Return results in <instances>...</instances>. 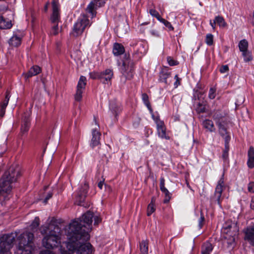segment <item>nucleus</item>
<instances>
[{
    "label": "nucleus",
    "instance_id": "nucleus-1",
    "mask_svg": "<svg viewBox=\"0 0 254 254\" xmlns=\"http://www.w3.org/2000/svg\"><path fill=\"white\" fill-rule=\"evenodd\" d=\"M98 225L101 221L100 217L87 212L82 216L81 220L72 221L66 229L67 241L64 243V248L68 250L67 254H92V245L86 242L89 239V232L92 230V223Z\"/></svg>",
    "mask_w": 254,
    "mask_h": 254
},
{
    "label": "nucleus",
    "instance_id": "nucleus-2",
    "mask_svg": "<svg viewBox=\"0 0 254 254\" xmlns=\"http://www.w3.org/2000/svg\"><path fill=\"white\" fill-rule=\"evenodd\" d=\"M40 231L44 237L43 247L47 249H54L61 243V230L59 227L51 223L41 227Z\"/></svg>",
    "mask_w": 254,
    "mask_h": 254
},
{
    "label": "nucleus",
    "instance_id": "nucleus-3",
    "mask_svg": "<svg viewBox=\"0 0 254 254\" xmlns=\"http://www.w3.org/2000/svg\"><path fill=\"white\" fill-rule=\"evenodd\" d=\"M20 175L18 167H11L5 172L0 183V195L3 192L8 193L12 189L11 184L16 181Z\"/></svg>",
    "mask_w": 254,
    "mask_h": 254
},
{
    "label": "nucleus",
    "instance_id": "nucleus-4",
    "mask_svg": "<svg viewBox=\"0 0 254 254\" xmlns=\"http://www.w3.org/2000/svg\"><path fill=\"white\" fill-rule=\"evenodd\" d=\"M33 234L30 232H24L18 238L17 253L18 254H31L33 250L32 241Z\"/></svg>",
    "mask_w": 254,
    "mask_h": 254
},
{
    "label": "nucleus",
    "instance_id": "nucleus-5",
    "mask_svg": "<svg viewBox=\"0 0 254 254\" xmlns=\"http://www.w3.org/2000/svg\"><path fill=\"white\" fill-rule=\"evenodd\" d=\"M16 236V233H11L0 237V254H11L10 249L13 246Z\"/></svg>",
    "mask_w": 254,
    "mask_h": 254
},
{
    "label": "nucleus",
    "instance_id": "nucleus-6",
    "mask_svg": "<svg viewBox=\"0 0 254 254\" xmlns=\"http://www.w3.org/2000/svg\"><path fill=\"white\" fill-rule=\"evenodd\" d=\"M89 21L85 15L81 16L74 24L71 35L74 37L80 35L87 26H89Z\"/></svg>",
    "mask_w": 254,
    "mask_h": 254
},
{
    "label": "nucleus",
    "instance_id": "nucleus-7",
    "mask_svg": "<svg viewBox=\"0 0 254 254\" xmlns=\"http://www.w3.org/2000/svg\"><path fill=\"white\" fill-rule=\"evenodd\" d=\"M134 64L129 58H127L123 61L121 72L123 76L127 79H130L133 76Z\"/></svg>",
    "mask_w": 254,
    "mask_h": 254
},
{
    "label": "nucleus",
    "instance_id": "nucleus-8",
    "mask_svg": "<svg viewBox=\"0 0 254 254\" xmlns=\"http://www.w3.org/2000/svg\"><path fill=\"white\" fill-rule=\"evenodd\" d=\"M218 131L220 134L225 139V149L223 151L222 157L224 159L226 160L228 156L229 145L228 143L230 140V136L228 134L227 128L224 126L220 123H217Z\"/></svg>",
    "mask_w": 254,
    "mask_h": 254
},
{
    "label": "nucleus",
    "instance_id": "nucleus-9",
    "mask_svg": "<svg viewBox=\"0 0 254 254\" xmlns=\"http://www.w3.org/2000/svg\"><path fill=\"white\" fill-rule=\"evenodd\" d=\"M152 118L156 123L158 136L162 139H169L170 137L166 133L164 122L161 121L159 117H155L153 114L152 115Z\"/></svg>",
    "mask_w": 254,
    "mask_h": 254
},
{
    "label": "nucleus",
    "instance_id": "nucleus-10",
    "mask_svg": "<svg viewBox=\"0 0 254 254\" xmlns=\"http://www.w3.org/2000/svg\"><path fill=\"white\" fill-rule=\"evenodd\" d=\"M99 127V126L96 125L95 128L92 129V138L90 145L92 148L98 146L100 144L101 133L98 130Z\"/></svg>",
    "mask_w": 254,
    "mask_h": 254
},
{
    "label": "nucleus",
    "instance_id": "nucleus-11",
    "mask_svg": "<svg viewBox=\"0 0 254 254\" xmlns=\"http://www.w3.org/2000/svg\"><path fill=\"white\" fill-rule=\"evenodd\" d=\"M224 188V181L223 177L219 180L215 188L214 194V198L217 201L218 204L220 205L221 197L222 192Z\"/></svg>",
    "mask_w": 254,
    "mask_h": 254
},
{
    "label": "nucleus",
    "instance_id": "nucleus-12",
    "mask_svg": "<svg viewBox=\"0 0 254 254\" xmlns=\"http://www.w3.org/2000/svg\"><path fill=\"white\" fill-rule=\"evenodd\" d=\"M53 12L51 17V20L53 23H58L60 19L59 12V4L57 0H53L52 2Z\"/></svg>",
    "mask_w": 254,
    "mask_h": 254
},
{
    "label": "nucleus",
    "instance_id": "nucleus-13",
    "mask_svg": "<svg viewBox=\"0 0 254 254\" xmlns=\"http://www.w3.org/2000/svg\"><path fill=\"white\" fill-rule=\"evenodd\" d=\"M114 75L113 71L112 69L108 68L100 72V80L104 84L109 83L112 79Z\"/></svg>",
    "mask_w": 254,
    "mask_h": 254
},
{
    "label": "nucleus",
    "instance_id": "nucleus-14",
    "mask_svg": "<svg viewBox=\"0 0 254 254\" xmlns=\"http://www.w3.org/2000/svg\"><path fill=\"white\" fill-rule=\"evenodd\" d=\"M104 3V1L103 0H101L100 1L97 0H94V1H91L88 5L86 8V10L88 12L90 13L93 17L94 16V9L95 7V5L101 6Z\"/></svg>",
    "mask_w": 254,
    "mask_h": 254
},
{
    "label": "nucleus",
    "instance_id": "nucleus-15",
    "mask_svg": "<svg viewBox=\"0 0 254 254\" xmlns=\"http://www.w3.org/2000/svg\"><path fill=\"white\" fill-rule=\"evenodd\" d=\"M247 165L250 168H254V148L250 147L248 151V160Z\"/></svg>",
    "mask_w": 254,
    "mask_h": 254
},
{
    "label": "nucleus",
    "instance_id": "nucleus-16",
    "mask_svg": "<svg viewBox=\"0 0 254 254\" xmlns=\"http://www.w3.org/2000/svg\"><path fill=\"white\" fill-rule=\"evenodd\" d=\"M41 71L39 66L35 65L33 66L29 69V71L24 75L25 78L26 79L30 77L35 76L39 74Z\"/></svg>",
    "mask_w": 254,
    "mask_h": 254
},
{
    "label": "nucleus",
    "instance_id": "nucleus-17",
    "mask_svg": "<svg viewBox=\"0 0 254 254\" xmlns=\"http://www.w3.org/2000/svg\"><path fill=\"white\" fill-rule=\"evenodd\" d=\"M125 52L124 47L121 44L115 43L113 48V53L115 56L123 54Z\"/></svg>",
    "mask_w": 254,
    "mask_h": 254
},
{
    "label": "nucleus",
    "instance_id": "nucleus-18",
    "mask_svg": "<svg viewBox=\"0 0 254 254\" xmlns=\"http://www.w3.org/2000/svg\"><path fill=\"white\" fill-rule=\"evenodd\" d=\"M21 41V37L17 34L14 35L9 40L10 45L13 47H17L20 45Z\"/></svg>",
    "mask_w": 254,
    "mask_h": 254
},
{
    "label": "nucleus",
    "instance_id": "nucleus-19",
    "mask_svg": "<svg viewBox=\"0 0 254 254\" xmlns=\"http://www.w3.org/2000/svg\"><path fill=\"white\" fill-rule=\"evenodd\" d=\"M202 126L204 128L210 132H214L215 131L213 123L211 120L208 119L204 120L202 122Z\"/></svg>",
    "mask_w": 254,
    "mask_h": 254
},
{
    "label": "nucleus",
    "instance_id": "nucleus-20",
    "mask_svg": "<svg viewBox=\"0 0 254 254\" xmlns=\"http://www.w3.org/2000/svg\"><path fill=\"white\" fill-rule=\"evenodd\" d=\"M213 250V247L211 243L206 242L202 246V254H210Z\"/></svg>",
    "mask_w": 254,
    "mask_h": 254
},
{
    "label": "nucleus",
    "instance_id": "nucleus-21",
    "mask_svg": "<svg viewBox=\"0 0 254 254\" xmlns=\"http://www.w3.org/2000/svg\"><path fill=\"white\" fill-rule=\"evenodd\" d=\"M223 117V116L221 113H220L219 112H217L213 116V118L215 121L216 124L217 126H218L217 123H220L222 124V125H223L224 126V127H225V128H226V123L224 120H223V119H222Z\"/></svg>",
    "mask_w": 254,
    "mask_h": 254
},
{
    "label": "nucleus",
    "instance_id": "nucleus-22",
    "mask_svg": "<svg viewBox=\"0 0 254 254\" xmlns=\"http://www.w3.org/2000/svg\"><path fill=\"white\" fill-rule=\"evenodd\" d=\"M12 27V24L10 20H6L2 16H0V28L8 29Z\"/></svg>",
    "mask_w": 254,
    "mask_h": 254
},
{
    "label": "nucleus",
    "instance_id": "nucleus-23",
    "mask_svg": "<svg viewBox=\"0 0 254 254\" xmlns=\"http://www.w3.org/2000/svg\"><path fill=\"white\" fill-rule=\"evenodd\" d=\"M245 239L254 247V233H253V230L246 231Z\"/></svg>",
    "mask_w": 254,
    "mask_h": 254
},
{
    "label": "nucleus",
    "instance_id": "nucleus-24",
    "mask_svg": "<svg viewBox=\"0 0 254 254\" xmlns=\"http://www.w3.org/2000/svg\"><path fill=\"white\" fill-rule=\"evenodd\" d=\"M29 122L30 121L28 118L24 119L21 127V133L22 134H24L28 131L29 127Z\"/></svg>",
    "mask_w": 254,
    "mask_h": 254
},
{
    "label": "nucleus",
    "instance_id": "nucleus-25",
    "mask_svg": "<svg viewBox=\"0 0 254 254\" xmlns=\"http://www.w3.org/2000/svg\"><path fill=\"white\" fill-rule=\"evenodd\" d=\"M86 77L83 76H81L77 85V89L84 91L86 84Z\"/></svg>",
    "mask_w": 254,
    "mask_h": 254
},
{
    "label": "nucleus",
    "instance_id": "nucleus-26",
    "mask_svg": "<svg viewBox=\"0 0 254 254\" xmlns=\"http://www.w3.org/2000/svg\"><path fill=\"white\" fill-rule=\"evenodd\" d=\"M148 242L143 240L140 244V254H148Z\"/></svg>",
    "mask_w": 254,
    "mask_h": 254
},
{
    "label": "nucleus",
    "instance_id": "nucleus-27",
    "mask_svg": "<svg viewBox=\"0 0 254 254\" xmlns=\"http://www.w3.org/2000/svg\"><path fill=\"white\" fill-rule=\"evenodd\" d=\"M238 46L239 50L241 52L248 51V43L246 40L244 39L240 41Z\"/></svg>",
    "mask_w": 254,
    "mask_h": 254
},
{
    "label": "nucleus",
    "instance_id": "nucleus-28",
    "mask_svg": "<svg viewBox=\"0 0 254 254\" xmlns=\"http://www.w3.org/2000/svg\"><path fill=\"white\" fill-rule=\"evenodd\" d=\"M110 109L114 115H117V113L120 110V105L118 103L113 102L110 104Z\"/></svg>",
    "mask_w": 254,
    "mask_h": 254
},
{
    "label": "nucleus",
    "instance_id": "nucleus-29",
    "mask_svg": "<svg viewBox=\"0 0 254 254\" xmlns=\"http://www.w3.org/2000/svg\"><path fill=\"white\" fill-rule=\"evenodd\" d=\"M155 211V207L154 204V198H152L151 202L149 204L147 207V215L148 216L151 215Z\"/></svg>",
    "mask_w": 254,
    "mask_h": 254
},
{
    "label": "nucleus",
    "instance_id": "nucleus-30",
    "mask_svg": "<svg viewBox=\"0 0 254 254\" xmlns=\"http://www.w3.org/2000/svg\"><path fill=\"white\" fill-rule=\"evenodd\" d=\"M142 99L143 101L144 104L147 106V108L149 110L150 113L152 115V110L151 108L149 100H148V95L145 94L143 93L142 94Z\"/></svg>",
    "mask_w": 254,
    "mask_h": 254
},
{
    "label": "nucleus",
    "instance_id": "nucleus-31",
    "mask_svg": "<svg viewBox=\"0 0 254 254\" xmlns=\"http://www.w3.org/2000/svg\"><path fill=\"white\" fill-rule=\"evenodd\" d=\"M215 22H216L217 24L220 27L224 28L225 27L227 24L225 21L224 19L220 16H217L215 17Z\"/></svg>",
    "mask_w": 254,
    "mask_h": 254
},
{
    "label": "nucleus",
    "instance_id": "nucleus-32",
    "mask_svg": "<svg viewBox=\"0 0 254 254\" xmlns=\"http://www.w3.org/2000/svg\"><path fill=\"white\" fill-rule=\"evenodd\" d=\"M88 188V185L86 183H85L83 187V190H79L80 192H79V195L81 198V201H80L81 202V201H83L84 200V198L85 196V194L87 192Z\"/></svg>",
    "mask_w": 254,
    "mask_h": 254
},
{
    "label": "nucleus",
    "instance_id": "nucleus-33",
    "mask_svg": "<svg viewBox=\"0 0 254 254\" xmlns=\"http://www.w3.org/2000/svg\"><path fill=\"white\" fill-rule=\"evenodd\" d=\"M39 225V219L38 217H35L34 221L32 222L30 226V229L33 231H34L35 230H36L37 227Z\"/></svg>",
    "mask_w": 254,
    "mask_h": 254
},
{
    "label": "nucleus",
    "instance_id": "nucleus-34",
    "mask_svg": "<svg viewBox=\"0 0 254 254\" xmlns=\"http://www.w3.org/2000/svg\"><path fill=\"white\" fill-rule=\"evenodd\" d=\"M242 53L245 62H248L252 60V56L250 52L247 51Z\"/></svg>",
    "mask_w": 254,
    "mask_h": 254
},
{
    "label": "nucleus",
    "instance_id": "nucleus-35",
    "mask_svg": "<svg viewBox=\"0 0 254 254\" xmlns=\"http://www.w3.org/2000/svg\"><path fill=\"white\" fill-rule=\"evenodd\" d=\"M196 110L198 113H203L205 110V104L204 103H198L196 106Z\"/></svg>",
    "mask_w": 254,
    "mask_h": 254
},
{
    "label": "nucleus",
    "instance_id": "nucleus-36",
    "mask_svg": "<svg viewBox=\"0 0 254 254\" xmlns=\"http://www.w3.org/2000/svg\"><path fill=\"white\" fill-rule=\"evenodd\" d=\"M205 43L208 46H211L213 43V36L211 34H207L206 35Z\"/></svg>",
    "mask_w": 254,
    "mask_h": 254
},
{
    "label": "nucleus",
    "instance_id": "nucleus-37",
    "mask_svg": "<svg viewBox=\"0 0 254 254\" xmlns=\"http://www.w3.org/2000/svg\"><path fill=\"white\" fill-rule=\"evenodd\" d=\"M9 98H10L9 93L7 92L6 94L5 95V99L4 100V101L2 102V103L1 104V108H2L3 109L6 108V107L8 103Z\"/></svg>",
    "mask_w": 254,
    "mask_h": 254
},
{
    "label": "nucleus",
    "instance_id": "nucleus-38",
    "mask_svg": "<svg viewBox=\"0 0 254 254\" xmlns=\"http://www.w3.org/2000/svg\"><path fill=\"white\" fill-rule=\"evenodd\" d=\"M54 25L51 31V34L54 35H56L59 33L60 31V29L58 26V23H53Z\"/></svg>",
    "mask_w": 254,
    "mask_h": 254
},
{
    "label": "nucleus",
    "instance_id": "nucleus-39",
    "mask_svg": "<svg viewBox=\"0 0 254 254\" xmlns=\"http://www.w3.org/2000/svg\"><path fill=\"white\" fill-rule=\"evenodd\" d=\"M167 61L170 66H174L178 65L179 64V62L175 60L172 57H168L167 58Z\"/></svg>",
    "mask_w": 254,
    "mask_h": 254
},
{
    "label": "nucleus",
    "instance_id": "nucleus-40",
    "mask_svg": "<svg viewBox=\"0 0 254 254\" xmlns=\"http://www.w3.org/2000/svg\"><path fill=\"white\" fill-rule=\"evenodd\" d=\"M83 92V90L76 89V92L75 95V99L77 101H80L82 99V94Z\"/></svg>",
    "mask_w": 254,
    "mask_h": 254
},
{
    "label": "nucleus",
    "instance_id": "nucleus-41",
    "mask_svg": "<svg viewBox=\"0 0 254 254\" xmlns=\"http://www.w3.org/2000/svg\"><path fill=\"white\" fill-rule=\"evenodd\" d=\"M90 77L92 79H97L99 78L100 79V72H90Z\"/></svg>",
    "mask_w": 254,
    "mask_h": 254
},
{
    "label": "nucleus",
    "instance_id": "nucleus-42",
    "mask_svg": "<svg viewBox=\"0 0 254 254\" xmlns=\"http://www.w3.org/2000/svg\"><path fill=\"white\" fill-rule=\"evenodd\" d=\"M209 98L211 99H213L215 97V89L213 88H211L209 91L208 94Z\"/></svg>",
    "mask_w": 254,
    "mask_h": 254
},
{
    "label": "nucleus",
    "instance_id": "nucleus-43",
    "mask_svg": "<svg viewBox=\"0 0 254 254\" xmlns=\"http://www.w3.org/2000/svg\"><path fill=\"white\" fill-rule=\"evenodd\" d=\"M228 70H229V67L227 65H223L220 68V71L222 73L227 72L228 71Z\"/></svg>",
    "mask_w": 254,
    "mask_h": 254
},
{
    "label": "nucleus",
    "instance_id": "nucleus-44",
    "mask_svg": "<svg viewBox=\"0 0 254 254\" xmlns=\"http://www.w3.org/2000/svg\"><path fill=\"white\" fill-rule=\"evenodd\" d=\"M248 190L250 192H254V183L251 182L248 185Z\"/></svg>",
    "mask_w": 254,
    "mask_h": 254
},
{
    "label": "nucleus",
    "instance_id": "nucleus-45",
    "mask_svg": "<svg viewBox=\"0 0 254 254\" xmlns=\"http://www.w3.org/2000/svg\"><path fill=\"white\" fill-rule=\"evenodd\" d=\"M160 189L162 191L165 190V189H166L165 187V181L163 178H162L160 181Z\"/></svg>",
    "mask_w": 254,
    "mask_h": 254
},
{
    "label": "nucleus",
    "instance_id": "nucleus-46",
    "mask_svg": "<svg viewBox=\"0 0 254 254\" xmlns=\"http://www.w3.org/2000/svg\"><path fill=\"white\" fill-rule=\"evenodd\" d=\"M162 192H163L165 194L166 197H168V198H166L164 200L165 202H167L169 200L170 197V192L167 189H165V190H163Z\"/></svg>",
    "mask_w": 254,
    "mask_h": 254
},
{
    "label": "nucleus",
    "instance_id": "nucleus-47",
    "mask_svg": "<svg viewBox=\"0 0 254 254\" xmlns=\"http://www.w3.org/2000/svg\"><path fill=\"white\" fill-rule=\"evenodd\" d=\"M164 25L167 27L170 30H173L174 27L172 26L171 23L168 21H167L164 24Z\"/></svg>",
    "mask_w": 254,
    "mask_h": 254
},
{
    "label": "nucleus",
    "instance_id": "nucleus-48",
    "mask_svg": "<svg viewBox=\"0 0 254 254\" xmlns=\"http://www.w3.org/2000/svg\"><path fill=\"white\" fill-rule=\"evenodd\" d=\"M150 13L151 15L155 17H156L159 14V13L154 9H150Z\"/></svg>",
    "mask_w": 254,
    "mask_h": 254
},
{
    "label": "nucleus",
    "instance_id": "nucleus-49",
    "mask_svg": "<svg viewBox=\"0 0 254 254\" xmlns=\"http://www.w3.org/2000/svg\"><path fill=\"white\" fill-rule=\"evenodd\" d=\"M175 79H176V82L174 83V85L175 87H177L180 84L179 78L178 75H176L175 76Z\"/></svg>",
    "mask_w": 254,
    "mask_h": 254
},
{
    "label": "nucleus",
    "instance_id": "nucleus-50",
    "mask_svg": "<svg viewBox=\"0 0 254 254\" xmlns=\"http://www.w3.org/2000/svg\"><path fill=\"white\" fill-rule=\"evenodd\" d=\"M204 220V217L203 216H201V217H200V218L199 219V226L200 228H201L202 225H203V222Z\"/></svg>",
    "mask_w": 254,
    "mask_h": 254
},
{
    "label": "nucleus",
    "instance_id": "nucleus-51",
    "mask_svg": "<svg viewBox=\"0 0 254 254\" xmlns=\"http://www.w3.org/2000/svg\"><path fill=\"white\" fill-rule=\"evenodd\" d=\"M217 24L216 22H215V19H214L213 20V22H212L211 20H210V24L211 26L212 27L213 29H215V25Z\"/></svg>",
    "mask_w": 254,
    "mask_h": 254
},
{
    "label": "nucleus",
    "instance_id": "nucleus-52",
    "mask_svg": "<svg viewBox=\"0 0 254 254\" xmlns=\"http://www.w3.org/2000/svg\"><path fill=\"white\" fill-rule=\"evenodd\" d=\"M52 197V193H48L44 200V203H47V201Z\"/></svg>",
    "mask_w": 254,
    "mask_h": 254
},
{
    "label": "nucleus",
    "instance_id": "nucleus-53",
    "mask_svg": "<svg viewBox=\"0 0 254 254\" xmlns=\"http://www.w3.org/2000/svg\"><path fill=\"white\" fill-rule=\"evenodd\" d=\"M5 109H3L1 107V109H0V116L1 117H3L4 113H5Z\"/></svg>",
    "mask_w": 254,
    "mask_h": 254
},
{
    "label": "nucleus",
    "instance_id": "nucleus-54",
    "mask_svg": "<svg viewBox=\"0 0 254 254\" xmlns=\"http://www.w3.org/2000/svg\"><path fill=\"white\" fill-rule=\"evenodd\" d=\"M251 207L252 209H254V196L253 197L252 201L251 203Z\"/></svg>",
    "mask_w": 254,
    "mask_h": 254
},
{
    "label": "nucleus",
    "instance_id": "nucleus-55",
    "mask_svg": "<svg viewBox=\"0 0 254 254\" xmlns=\"http://www.w3.org/2000/svg\"><path fill=\"white\" fill-rule=\"evenodd\" d=\"M103 182H102V181H100L98 184V187L100 189H102V187H103Z\"/></svg>",
    "mask_w": 254,
    "mask_h": 254
},
{
    "label": "nucleus",
    "instance_id": "nucleus-56",
    "mask_svg": "<svg viewBox=\"0 0 254 254\" xmlns=\"http://www.w3.org/2000/svg\"><path fill=\"white\" fill-rule=\"evenodd\" d=\"M250 230H253V233H254V225L252 227L247 228L246 231H249Z\"/></svg>",
    "mask_w": 254,
    "mask_h": 254
},
{
    "label": "nucleus",
    "instance_id": "nucleus-57",
    "mask_svg": "<svg viewBox=\"0 0 254 254\" xmlns=\"http://www.w3.org/2000/svg\"><path fill=\"white\" fill-rule=\"evenodd\" d=\"M156 18L159 21H161V19H163L159 14L156 17Z\"/></svg>",
    "mask_w": 254,
    "mask_h": 254
},
{
    "label": "nucleus",
    "instance_id": "nucleus-58",
    "mask_svg": "<svg viewBox=\"0 0 254 254\" xmlns=\"http://www.w3.org/2000/svg\"><path fill=\"white\" fill-rule=\"evenodd\" d=\"M48 6H49V3L46 4V5L45 6V11L47 10Z\"/></svg>",
    "mask_w": 254,
    "mask_h": 254
},
{
    "label": "nucleus",
    "instance_id": "nucleus-59",
    "mask_svg": "<svg viewBox=\"0 0 254 254\" xmlns=\"http://www.w3.org/2000/svg\"><path fill=\"white\" fill-rule=\"evenodd\" d=\"M234 238L233 237L231 238V240H230V243L232 244L233 243H234Z\"/></svg>",
    "mask_w": 254,
    "mask_h": 254
},
{
    "label": "nucleus",
    "instance_id": "nucleus-60",
    "mask_svg": "<svg viewBox=\"0 0 254 254\" xmlns=\"http://www.w3.org/2000/svg\"><path fill=\"white\" fill-rule=\"evenodd\" d=\"M166 21H167V20H166L165 19H164L163 18V19H161V21H160V22L163 24H164Z\"/></svg>",
    "mask_w": 254,
    "mask_h": 254
},
{
    "label": "nucleus",
    "instance_id": "nucleus-61",
    "mask_svg": "<svg viewBox=\"0 0 254 254\" xmlns=\"http://www.w3.org/2000/svg\"><path fill=\"white\" fill-rule=\"evenodd\" d=\"M145 52H146L145 50H144L143 52H142V51H140V53H145Z\"/></svg>",
    "mask_w": 254,
    "mask_h": 254
},
{
    "label": "nucleus",
    "instance_id": "nucleus-62",
    "mask_svg": "<svg viewBox=\"0 0 254 254\" xmlns=\"http://www.w3.org/2000/svg\"><path fill=\"white\" fill-rule=\"evenodd\" d=\"M78 205H81V202L78 203Z\"/></svg>",
    "mask_w": 254,
    "mask_h": 254
}]
</instances>
